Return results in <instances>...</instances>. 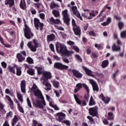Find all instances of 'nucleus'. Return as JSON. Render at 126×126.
Instances as JSON below:
<instances>
[{
	"mask_svg": "<svg viewBox=\"0 0 126 126\" xmlns=\"http://www.w3.org/2000/svg\"><path fill=\"white\" fill-rule=\"evenodd\" d=\"M94 105H96V102L94 100L93 98V96H91L90 99V102L89 103V106H94Z\"/></svg>",
	"mask_w": 126,
	"mask_h": 126,
	"instance_id": "473e14b6",
	"label": "nucleus"
},
{
	"mask_svg": "<svg viewBox=\"0 0 126 126\" xmlns=\"http://www.w3.org/2000/svg\"><path fill=\"white\" fill-rule=\"evenodd\" d=\"M56 52L57 53L60 52L62 54L63 56H66V57H71L72 55V52L71 51H69L67 50V48H66V46L64 45V44L57 43L56 44ZM60 49V50H59V49Z\"/></svg>",
	"mask_w": 126,
	"mask_h": 126,
	"instance_id": "f257e3e1",
	"label": "nucleus"
},
{
	"mask_svg": "<svg viewBox=\"0 0 126 126\" xmlns=\"http://www.w3.org/2000/svg\"><path fill=\"white\" fill-rule=\"evenodd\" d=\"M23 21L25 24V29H24V36L26 39H31V38L34 36V34H33V32H32V31H31L29 27L27 26L25 19H23Z\"/></svg>",
	"mask_w": 126,
	"mask_h": 126,
	"instance_id": "f03ea898",
	"label": "nucleus"
},
{
	"mask_svg": "<svg viewBox=\"0 0 126 126\" xmlns=\"http://www.w3.org/2000/svg\"><path fill=\"white\" fill-rule=\"evenodd\" d=\"M39 17L41 18V19H42V20L45 19V14L44 13L40 14Z\"/></svg>",
	"mask_w": 126,
	"mask_h": 126,
	"instance_id": "338daca9",
	"label": "nucleus"
},
{
	"mask_svg": "<svg viewBox=\"0 0 126 126\" xmlns=\"http://www.w3.org/2000/svg\"><path fill=\"white\" fill-rule=\"evenodd\" d=\"M33 94L35 97L38 98L42 100L43 103L45 105V98H44V96H43V94H42V92L40 90H35L33 91Z\"/></svg>",
	"mask_w": 126,
	"mask_h": 126,
	"instance_id": "9d476101",
	"label": "nucleus"
},
{
	"mask_svg": "<svg viewBox=\"0 0 126 126\" xmlns=\"http://www.w3.org/2000/svg\"><path fill=\"white\" fill-rule=\"evenodd\" d=\"M15 66H16V65H14L13 67L11 66V65H8L7 66V70L9 71V72H10L11 73H13L14 74H15Z\"/></svg>",
	"mask_w": 126,
	"mask_h": 126,
	"instance_id": "b1692460",
	"label": "nucleus"
},
{
	"mask_svg": "<svg viewBox=\"0 0 126 126\" xmlns=\"http://www.w3.org/2000/svg\"><path fill=\"white\" fill-rule=\"evenodd\" d=\"M27 63H34V61L33 60V59L32 58H31V57H28L27 58Z\"/></svg>",
	"mask_w": 126,
	"mask_h": 126,
	"instance_id": "49530a36",
	"label": "nucleus"
},
{
	"mask_svg": "<svg viewBox=\"0 0 126 126\" xmlns=\"http://www.w3.org/2000/svg\"><path fill=\"white\" fill-rule=\"evenodd\" d=\"M72 73L74 76H75L77 78H82V76H83L82 73H80V72L76 69H73L72 70Z\"/></svg>",
	"mask_w": 126,
	"mask_h": 126,
	"instance_id": "a211bd4d",
	"label": "nucleus"
},
{
	"mask_svg": "<svg viewBox=\"0 0 126 126\" xmlns=\"http://www.w3.org/2000/svg\"><path fill=\"white\" fill-rule=\"evenodd\" d=\"M34 24L35 28L36 30H39V27L40 31L43 30V28L44 27V24L40 22V20L37 18L34 19Z\"/></svg>",
	"mask_w": 126,
	"mask_h": 126,
	"instance_id": "423d86ee",
	"label": "nucleus"
},
{
	"mask_svg": "<svg viewBox=\"0 0 126 126\" xmlns=\"http://www.w3.org/2000/svg\"><path fill=\"white\" fill-rule=\"evenodd\" d=\"M113 52H120L121 51V46L117 45L116 44H113L112 46Z\"/></svg>",
	"mask_w": 126,
	"mask_h": 126,
	"instance_id": "a878e982",
	"label": "nucleus"
},
{
	"mask_svg": "<svg viewBox=\"0 0 126 126\" xmlns=\"http://www.w3.org/2000/svg\"><path fill=\"white\" fill-rule=\"evenodd\" d=\"M82 85H83V84H82V83H77L76 85V88H75L74 89V93H77V92H78L79 90L81 89L82 88Z\"/></svg>",
	"mask_w": 126,
	"mask_h": 126,
	"instance_id": "bb28decb",
	"label": "nucleus"
},
{
	"mask_svg": "<svg viewBox=\"0 0 126 126\" xmlns=\"http://www.w3.org/2000/svg\"><path fill=\"white\" fill-rule=\"evenodd\" d=\"M89 35L90 36H93V37H96V33H95V32H94V31H90L89 32Z\"/></svg>",
	"mask_w": 126,
	"mask_h": 126,
	"instance_id": "4d7b16f0",
	"label": "nucleus"
},
{
	"mask_svg": "<svg viewBox=\"0 0 126 126\" xmlns=\"http://www.w3.org/2000/svg\"><path fill=\"white\" fill-rule=\"evenodd\" d=\"M55 27L58 30H61L62 31H63L64 30V29H63V28L62 27H59V26H58L57 25H55Z\"/></svg>",
	"mask_w": 126,
	"mask_h": 126,
	"instance_id": "e2e57ef3",
	"label": "nucleus"
},
{
	"mask_svg": "<svg viewBox=\"0 0 126 126\" xmlns=\"http://www.w3.org/2000/svg\"><path fill=\"white\" fill-rule=\"evenodd\" d=\"M82 68L85 70L86 74L88 75V76H91L92 77H95V75L93 74V73L91 71V70L88 69L87 67L82 66Z\"/></svg>",
	"mask_w": 126,
	"mask_h": 126,
	"instance_id": "dca6fc26",
	"label": "nucleus"
},
{
	"mask_svg": "<svg viewBox=\"0 0 126 126\" xmlns=\"http://www.w3.org/2000/svg\"><path fill=\"white\" fill-rule=\"evenodd\" d=\"M55 39H56V35L54 33H51L50 35H47V43L53 42Z\"/></svg>",
	"mask_w": 126,
	"mask_h": 126,
	"instance_id": "412c9836",
	"label": "nucleus"
},
{
	"mask_svg": "<svg viewBox=\"0 0 126 126\" xmlns=\"http://www.w3.org/2000/svg\"><path fill=\"white\" fill-rule=\"evenodd\" d=\"M20 103H18V109L20 112V113H22L23 114H24V110H23V107L20 106Z\"/></svg>",
	"mask_w": 126,
	"mask_h": 126,
	"instance_id": "a18cd8bd",
	"label": "nucleus"
},
{
	"mask_svg": "<svg viewBox=\"0 0 126 126\" xmlns=\"http://www.w3.org/2000/svg\"><path fill=\"white\" fill-rule=\"evenodd\" d=\"M90 84L92 86L93 89L94 91H96L98 92L99 91V87L98 86V84L94 81L93 79H89Z\"/></svg>",
	"mask_w": 126,
	"mask_h": 126,
	"instance_id": "4468645a",
	"label": "nucleus"
},
{
	"mask_svg": "<svg viewBox=\"0 0 126 126\" xmlns=\"http://www.w3.org/2000/svg\"><path fill=\"white\" fill-rule=\"evenodd\" d=\"M99 99H101L102 101H103L105 103V104H108L109 102H110V99L109 97H105L104 96V94L103 93H101L99 96H98Z\"/></svg>",
	"mask_w": 126,
	"mask_h": 126,
	"instance_id": "aec40b11",
	"label": "nucleus"
},
{
	"mask_svg": "<svg viewBox=\"0 0 126 126\" xmlns=\"http://www.w3.org/2000/svg\"><path fill=\"white\" fill-rule=\"evenodd\" d=\"M49 21L52 25H55V24H56L57 25H59V24H61V20L59 19H55L53 17H51L50 19H49Z\"/></svg>",
	"mask_w": 126,
	"mask_h": 126,
	"instance_id": "6ab92c4d",
	"label": "nucleus"
},
{
	"mask_svg": "<svg viewBox=\"0 0 126 126\" xmlns=\"http://www.w3.org/2000/svg\"><path fill=\"white\" fill-rule=\"evenodd\" d=\"M37 125H38V121H37L35 120H33L32 126H37Z\"/></svg>",
	"mask_w": 126,
	"mask_h": 126,
	"instance_id": "052dcab7",
	"label": "nucleus"
},
{
	"mask_svg": "<svg viewBox=\"0 0 126 126\" xmlns=\"http://www.w3.org/2000/svg\"><path fill=\"white\" fill-rule=\"evenodd\" d=\"M6 98L9 102H10V107L12 108L13 109L14 108V104H13V101L12 100H11V98L10 97L9 95H6Z\"/></svg>",
	"mask_w": 126,
	"mask_h": 126,
	"instance_id": "c85d7f7f",
	"label": "nucleus"
},
{
	"mask_svg": "<svg viewBox=\"0 0 126 126\" xmlns=\"http://www.w3.org/2000/svg\"><path fill=\"white\" fill-rule=\"evenodd\" d=\"M120 36L122 39H126V31H122L120 33Z\"/></svg>",
	"mask_w": 126,
	"mask_h": 126,
	"instance_id": "79ce46f5",
	"label": "nucleus"
},
{
	"mask_svg": "<svg viewBox=\"0 0 126 126\" xmlns=\"http://www.w3.org/2000/svg\"><path fill=\"white\" fill-rule=\"evenodd\" d=\"M63 20L64 21V23L67 25V26H68L69 24H70V18L69 17V16L63 17Z\"/></svg>",
	"mask_w": 126,
	"mask_h": 126,
	"instance_id": "cd10ccee",
	"label": "nucleus"
},
{
	"mask_svg": "<svg viewBox=\"0 0 126 126\" xmlns=\"http://www.w3.org/2000/svg\"><path fill=\"white\" fill-rule=\"evenodd\" d=\"M42 84L43 85H45L47 88L45 89V90L47 91H49V90H51V85L50 83H48V82H43Z\"/></svg>",
	"mask_w": 126,
	"mask_h": 126,
	"instance_id": "c756f323",
	"label": "nucleus"
},
{
	"mask_svg": "<svg viewBox=\"0 0 126 126\" xmlns=\"http://www.w3.org/2000/svg\"><path fill=\"white\" fill-rule=\"evenodd\" d=\"M93 17H95V14L94 12L90 13V16L88 17V19L89 20L92 19Z\"/></svg>",
	"mask_w": 126,
	"mask_h": 126,
	"instance_id": "5fc2aeb1",
	"label": "nucleus"
},
{
	"mask_svg": "<svg viewBox=\"0 0 126 126\" xmlns=\"http://www.w3.org/2000/svg\"><path fill=\"white\" fill-rule=\"evenodd\" d=\"M20 117L17 115H15L12 120V126H14L16 125L17 123L19 122Z\"/></svg>",
	"mask_w": 126,
	"mask_h": 126,
	"instance_id": "5701e85b",
	"label": "nucleus"
},
{
	"mask_svg": "<svg viewBox=\"0 0 126 126\" xmlns=\"http://www.w3.org/2000/svg\"><path fill=\"white\" fill-rule=\"evenodd\" d=\"M75 58H76V59L78 60V61H79L81 62H82V58H80V56H79V55L76 54V55H75Z\"/></svg>",
	"mask_w": 126,
	"mask_h": 126,
	"instance_id": "680f3d73",
	"label": "nucleus"
},
{
	"mask_svg": "<svg viewBox=\"0 0 126 126\" xmlns=\"http://www.w3.org/2000/svg\"><path fill=\"white\" fill-rule=\"evenodd\" d=\"M74 99L77 103V104H78V105H80L82 107H84L85 106H86L87 105V103L86 102V100H80L78 97H77V95L76 94H74Z\"/></svg>",
	"mask_w": 126,
	"mask_h": 126,
	"instance_id": "ddd939ff",
	"label": "nucleus"
},
{
	"mask_svg": "<svg viewBox=\"0 0 126 126\" xmlns=\"http://www.w3.org/2000/svg\"><path fill=\"white\" fill-rule=\"evenodd\" d=\"M21 90L22 93H26V81L25 80L21 81Z\"/></svg>",
	"mask_w": 126,
	"mask_h": 126,
	"instance_id": "f3484780",
	"label": "nucleus"
},
{
	"mask_svg": "<svg viewBox=\"0 0 126 126\" xmlns=\"http://www.w3.org/2000/svg\"><path fill=\"white\" fill-rule=\"evenodd\" d=\"M72 27H77V25H76V23L75 22V20L74 19H72Z\"/></svg>",
	"mask_w": 126,
	"mask_h": 126,
	"instance_id": "bf43d9fd",
	"label": "nucleus"
},
{
	"mask_svg": "<svg viewBox=\"0 0 126 126\" xmlns=\"http://www.w3.org/2000/svg\"><path fill=\"white\" fill-rule=\"evenodd\" d=\"M110 22H111V18H108L107 19L106 22H104L101 24V25L102 26H108L109 24H110Z\"/></svg>",
	"mask_w": 126,
	"mask_h": 126,
	"instance_id": "e433bc0d",
	"label": "nucleus"
},
{
	"mask_svg": "<svg viewBox=\"0 0 126 126\" xmlns=\"http://www.w3.org/2000/svg\"><path fill=\"white\" fill-rule=\"evenodd\" d=\"M4 3L5 5L9 4L10 7H12L14 5V0H5Z\"/></svg>",
	"mask_w": 126,
	"mask_h": 126,
	"instance_id": "393cba45",
	"label": "nucleus"
},
{
	"mask_svg": "<svg viewBox=\"0 0 126 126\" xmlns=\"http://www.w3.org/2000/svg\"><path fill=\"white\" fill-rule=\"evenodd\" d=\"M3 126H9V124H8V121H5L3 125Z\"/></svg>",
	"mask_w": 126,
	"mask_h": 126,
	"instance_id": "774afa93",
	"label": "nucleus"
},
{
	"mask_svg": "<svg viewBox=\"0 0 126 126\" xmlns=\"http://www.w3.org/2000/svg\"><path fill=\"white\" fill-rule=\"evenodd\" d=\"M27 73L29 74L30 75H35V70L33 69L32 68H29L27 71Z\"/></svg>",
	"mask_w": 126,
	"mask_h": 126,
	"instance_id": "72a5a7b5",
	"label": "nucleus"
},
{
	"mask_svg": "<svg viewBox=\"0 0 126 126\" xmlns=\"http://www.w3.org/2000/svg\"><path fill=\"white\" fill-rule=\"evenodd\" d=\"M94 47H95L98 50H101V49H102L100 44H95Z\"/></svg>",
	"mask_w": 126,
	"mask_h": 126,
	"instance_id": "0e129e2a",
	"label": "nucleus"
},
{
	"mask_svg": "<svg viewBox=\"0 0 126 126\" xmlns=\"http://www.w3.org/2000/svg\"><path fill=\"white\" fill-rule=\"evenodd\" d=\"M106 8H107V9H110L111 7L109 6L108 5H105L104 7L102 9L100 13L98 15L97 17H100V16H102V15H103V12H104L105 10H106Z\"/></svg>",
	"mask_w": 126,
	"mask_h": 126,
	"instance_id": "7c9ffc66",
	"label": "nucleus"
},
{
	"mask_svg": "<svg viewBox=\"0 0 126 126\" xmlns=\"http://www.w3.org/2000/svg\"><path fill=\"white\" fill-rule=\"evenodd\" d=\"M49 47L51 51H52V52H53V53H55V47L54 46V44L51 43L49 45Z\"/></svg>",
	"mask_w": 126,
	"mask_h": 126,
	"instance_id": "6e6d98bb",
	"label": "nucleus"
},
{
	"mask_svg": "<svg viewBox=\"0 0 126 126\" xmlns=\"http://www.w3.org/2000/svg\"><path fill=\"white\" fill-rule=\"evenodd\" d=\"M124 23H123V22H119L118 23V27H119V28L120 30H122V29H123V27H124Z\"/></svg>",
	"mask_w": 126,
	"mask_h": 126,
	"instance_id": "09e8293b",
	"label": "nucleus"
},
{
	"mask_svg": "<svg viewBox=\"0 0 126 126\" xmlns=\"http://www.w3.org/2000/svg\"><path fill=\"white\" fill-rule=\"evenodd\" d=\"M25 57H26V52L25 51H21V53L17 54L16 58L19 63H22L25 61Z\"/></svg>",
	"mask_w": 126,
	"mask_h": 126,
	"instance_id": "6e6552de",
	"label": "nucleus"
},
{
	"mask_svg": "<svg viewBox=\"0 0 126 126\" xmlns=\"http://www.w3.org/2000/svg\"><path fill=\"white\" fill-rule=\"evenodd\" d=\"M62 124H65L67 126H70L71 123L69 120H63L62 122Z\"/></svg>",
	"mask_w": 126,
	"mask_h": 126,
	"instance_id": "c03bdc74",
	"label": "nucleus"
},
{
	"mask_svg": "<svg viewBox=\"0 0 126 126\" xmlns=\"http://www.w3.org/2000/svg\"><path fill=\"white\" fill-rule=\"evenodd\" d=\"M72 30L74 32V34L76 35V36H78L79 38H80V36H81V30L80 29V27H74L72 28Z\"/></svg>",
	"mask_w": 126,
	"mask_h": 126,
	"instance_id": "2eb2a0df",
	"label": "nucleus"
},
{
	"mask_svg": "<svg viewBox=\"0 0 126 126\" xmlns=\"http://www.w3.org/2000/svg\"><path fill=\"white\" fill-rule=\"evenodd\" d=\"M89 113L92 117H98V106H95L89 109Z\"/></svg>",
	"mask_w": 126,
	"mask_h": 126,
	"instance_id": "0eeeda50",
	"label": "nucleus"
},
{
	"mask_svg": "<svg viewBox=\"0 0 126 126\" xmlns=\"http://www.w3.org/2000/svg\"><path fill=\"white\" fill-rule=\"evenodd\" d=\"M109 65V61L104 60L101 63V66L103 68H105V67H107Z\"/></svg>",
	"mask_w": 126,
	"mask_h": 126,
	"instance_id": "2f4dec72",
	"label": "nucleus"
},
{
	"mask_svg": "<svg viewBox=\"0 0 126 126\" xmlns=\"http://www.w3.org/2000/svg\"><path fill=\"white\" fill-rule=\"evenodd\" d=\"M27 103L30 108H32V104H31V101L30 100V99H29V97H27Z\"/></svg>",
	"mask_w": 126,
	"mask_h": 126,
	"instance_id": "3c124183",
	"label": "nucleus"
},
{
	"mask_svg": "<svg viewBox=\"0 0 126 126\" xmlns=\"http://www.w3.org/2000/svg\"><path fill=\"white\" fill-rule=\"evenodd\" d=\"M67 44L69 45V46H73L74 45V42L69 40L67 42Z\"/></svg>",
	"mask_w": 126,
	"mask_h": 126,
	"instance_id": "69168bd1",
	"label": "nucleus"
},
{
	"mask_svg": "<svg viewBox=\"0 0 126 126\" xmlns=\"http://www.w3.org/2000/svg\"><path fill=\"white\" fill-rule=\"evenodd\" d=\"M1 65L2 66V67H3V68H6V66H7V64H6V63L4 62H2L1 63Z\"/></svg>",
	"mask_w": 126,
	"mask_h": 126,
	"instance_id": "13d9d810",
	"label": "nucleus"
},
{
	"mask_svg": "<svg viewBox=\"0 0 126 126\" xmlns=\"http://www.w3.org/2000/svg\"><path fill=\"white\" fill-rule=\"evenodd\" d=\"M52 78H53V76H52L51 72L45 71L43 73L42 77L43 82H48L49 79H52Z\"/></svg>",
	"mask_w": 126,
	"mask_h": 126,
	"instance_id": "1a4fd4ad",
	"label": "nucleus"
},
{
	"mask_svg": "<svg viewBox=\"0 0 126 126\" xmlns=\"http://www.w3.org/2000/svg\"><path fill=\"white\" fill-rule=\"evenodd\" d=\"M56 120L58 122H60L62 123L63 120L65 119V117L66 115L63 112H58L56 114Z\"/></svg>",
	"mask_w": 126,
	"mask_h": 126,
	"instance_id": "f8f14e48",
	"label": "nucleus"
},
{
	"mask_svg": "<svg viewBox=\"0 0 126 126\" xmlns=\"http://www.w3.org/2000/svg\"><path fill=\"white\" fill-rule=\"evenodd\" d=\"M53 85L55 88H59V86H60V82L54 81H53Z\"/></svg>",
	"mask_w": 126,
	"mask_h": 126,
	"instance_id": "de8ad7c7",
	"label": "nucleus"
},
{
	"mask_svg": "<svg viewBox=\"0 0 126 126\" xmlns=\"http://www.w3.org/2000/svg\"><path fill=\"white\" fill-rule=\"evenodd\" d=\"M33 106L35 108H39L40 109H44V106H46V101H45V104L43 103V100L39 99H36L35 102L33 100L32 101Z\"/></svg>",
	"mask_w": 126,
	"mask_h": 126,
	"instance_id": "39448f33",
	"label": "nucleus"
},
{
	"mask_svg": "<svg viewBox=\"0 0 126 126\" xmlns=\"http://www.w3.org/2000/svg\"><path fill=\"white\" fill-rule=\"evenodd\" d=\"M62 15L63 16V17L69 16V15L68 13L67 9H65L62 11Z\"/></svg>",
	"mask_w": 126,
	"mask_h": 126,
	"instance_id": "ea45409f",
	"label": "nucleus"
},
{
	"mask_svg": "<svg viewBox=\"0 0 126 126\" xmlns=\"http://www.w3.org/2000/svg\"><path fill=\"white\" fill-rule=\"evenodd\" d=\"M9 118H12V111H10L9 112H8V113L6 114V119H8Z\"/></svg>",
	"mask_w": 126,
	"mask_h": 126,
	"instance_id": "8fccbe9b",
	"label": "nucleus"
},
{
	"mask_svg": "<svg viewBox=\"0 0 126 126\" xmlns=\"http://www.w3.org/2000/svg\"><path fill=\"white\" fill-rule=\"evenodd\" d=\"M52 13L55 17L58 18L60 17V12L57 10H53L52 11Z\"/></svg>",
	"mask_w": 126,
	"mask_h": 126,
	"instance_id": "4c0bfd02",
	"label": "nucleus"
},
{
	"mask_svg": "<svg viewBox=\"0 0 126 126\" xmlns=\"http://www.w3.org/2000/svg\"><path fill=\"white\" fill-rule=\"evenodd\" d=\"M34 68H35V69L37 70V74L39 75H41V74H42L43 73V68H42L41 67L35 66V67H34Z\"/></svg>",
	"mask_w": 126,
	"mask_h": 126,
	"instance_id": "f704fd0d",
	"label": "nucleus"
},
{
	"mask_svg": "<svg viewBox=\"0 0 126 126\" xmlns=\"http://www.w3.org/2000/svg\"><path fill=\"white\" fill-rule=\"evenodd\" d=\"M82 87H83V88H84V89H85V90H86L88 95H89V92H90V90H89V87H88V86H87V85H86V84L85 83H83Z\"/></svg>",
	"mask_w": 126,
	"mask_h": 126,
	"instance_id": "58836bf2",
	"label": "nucleus"
},
{
	"mask_svg": "<svg viewBox=\"0 0 126 126\" xmlns=\"http://www.w3.org/2000/svg\"><path fill=\"white\" fill-rule=\"evenodd\" d=\"M71 10L74 15H75L77 18L80 19L81 21L83 20L82 17H81V15H80V13H79L78 10H77V7L76 6H73L71 7Z\"/></svg>",
	"mask_w": 126,
	"mask_h": 126,
	"instance_id": "9b49d317",
	"label": "nucleus"
},
{
	"mask_svg": "<svg viewBox=\"0 0 126 126\" xmlns=\"http://www.w3.org/2000/svg\"><path fill=\"white\" fill-rule=\"evenodd\" d=\"M88 94H85L84 96V99H85V101H86L87 103H88V101H89V96H88Z\"/></svg>",
	"mask_w": 126,
	"mask_h": 126,
	"instance_id": "603ef678",
	"label": "nucleus"
},
{
	"mask_svg": "<svg viewBox=\"0 0 126 126\" xmlns=\"http://www.w3.org/2000/svg\"><path fill=\"white\" fill-rule=\"evenodd\" d=\"M32 42L34 45L32 44V41H30L28 43L27 46L32 52H35L37 51V48H39V47H40L39 45V43H38V40L36 39H34L32 40Z\"/></svg>",
	"mask_w": 126,
	"mask_h": 126,
	"instance_id": "7ed1b4c3",
	"label": "nucleus"
},
{
	"mask_svg": "<svg viewBox=\"0 0 126 126\" xmlns=\"http://www.w3.org/2000/svg\"><path fill=\"white\" fill-rule=\"evenodd\" d=\"M119 70H117L112 75V78L113 79H116V77L117 76V74H118V73H119Z\"/></svg>",
	"mask_w": 126,
	"mask_h": 126,
	"instance_id": "864d4df0",
	"label": "nucleus"
},
{
	"mask_svg": "<svg viewBox=\"0 0 126 126\" xmlns=\"http://www.w3.org/2000/svg\"><path fill=\"white\" fill-rule=\"evenodd\" d=\"M50 7L51 9H53V8H55V7H60V6L56 4V3L51 2L50 5Z\"/></svg>",
	"mask_w": 126,
	"mask_h": 126,
	"instance_id": "a19ab883",
	"label": "nucleus"
},
{
	"mask_svg": "<svg viewBox=\"0 0 126 126\" xmlns=\"http://www.w3.org/2000/svg\"><path fill=\"white\" fill-rule=\"evenodd\" d=\"M19 6L21 9H23V10H25L26 8H27V6L26 4V1L25 0H21Z\"/></svg>",
	"mask_w": 126,
	"mask_h": 126,
	"instance_id": "4be33fe9",
	"label": "nucleus"
},
{
	"mask_svg": "<svg viewBox=\"0 0 126 126\" xmlns=\"http://www.w3.org/2000/svg\"><path fill=\"white\" fill-rule=\"evenodd\" d=\"M54 68L59 69V70H67L68 66L63 64L60 62H56L54 65Z\"/></svg>",
	"mask_w": 126,
	"mask_h": 126,
	"instance_id": "20e7f679",
	"label": "nucleus"
},
{
	"mask_svg": "<svg viewBox=\"0 0 126 126\" xmlns=\"http://www.w3.org/2000/svg\"><path fill=\"white\" fill-rule=\"evenodd\" d=\"M22 73V71H21V67H16V75L17 76H20Z\"/></svg>",
	"mask_w": 126,
	"mask_h": 126,
	"instance_id": "c9c22d12",
	"label": "nucleus"
},
{
	"mask_svg": "<svg viewBox=\"0 0 126 126\" xmlns=\"http://www.w3.org/2000/svg\"><path fill=\"white\" fill-rule=\"evenodd\" d=\"M17 98H18V100H19V101H20V102L23 103V96L21 94H19V93H17Z\"/></svg>",
	"mask_w": 126,
	"mask_h": 126,
	"instance_id": "37998d69",
	"label": "nucleus"
}]
</instances>
